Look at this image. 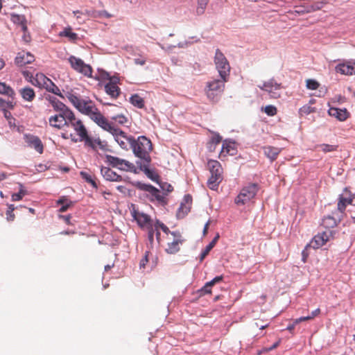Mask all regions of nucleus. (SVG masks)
<instances>
[{"instance_id": "nucleus-1", "label": "nucleus", "mask_w": 355, "mask_h": 355, "mask_svg": "<svg viewBox=\"0 0 355 355\" xmlns=\"http://www.w3.org/2000/svg\"><path fill=\"white\" fill-rule=\"evenodd\" d=\"M131 139L130 148L134 155L139 159L138 161L149 162L151 160L150 153L153 150L151 141L145 136H139L137 139L134 137Z\"/></svg>"}, {"instance_id": "nucleus-2", "label": "nucleus", "mask_w": 355, "mask_h": 355, "mask_svg": "<svg viewBox=\"0 0 355 355\" xmlns=\"http://www.w3.org/2000/svg\"><path fill=\"white\" fill-rule=\"evenodd\" d=\"M226 81L221 78L220 80L214 79L207 82L205 90L207 96L210 101L217 102L219 100L220 95L224 91L225 83Z\"/></svg>"}, {"instance_id": "nucleus-3", "label": "nucleus", "mask_w": 355, "mask_h": 355, "mask_svg": "<svg viewBox=\"0 0 355 355\" xmlns=\"http://www.w3.org/2000/svg\"><path fill=\"white\" fill-rule=\"evenodd\" d=\"M58 114L51 116L49 119L51 126L57 129H62L68 119L73 117V112L68 107L63 109V111H56Z\"/></svg>"}, {"instance_id": "nucleus-4", "label": "nucleus", "mask_w": 355, "mask_h": 355, "mask_svg": "<svg viewBox=\"0 0 355 355\" xmlns=\"http://www.w3.org/2000/svg\"><path fill=\"white\" fill-rule=\"evenodd\" d=\"M259 185L257 183H250L244 187L236 197L234 202L236 205H245L254 198L259 191Z\"/></svg>"}, {"instance_id": "nucleus-5", "label": "nucleus", "mask_w": 355, "mask_h": 355, "mask_svg": "<svg viewBox=\"0 0 355 355\" xmlns=\"http://www.w3.org/2000/svg\"><path fill=\"white\" fill-rule=\"evenodd\" d=\"M105 159L106 162H107L109 165L113 168H117L121 171L132 172L135 174L139 173L135 166L132 163L125 159H123L110 155H106Z\"/></svg>"}, {"instance_id": "nucleus-6", "label": "nucleus", "mask_w": 355, "mask_h": 355, "mask_svg": "<svg viewBox=\"0 0 355 355\" xmlns=\"http://www.w3.org/2000/svg\"><path fill=\"white\" fill-rule=\"evenodd\" d=\"M214 62L220 78L223 80H227L230 76V67L227 60L219 49L216 51Z\"/></svg>"}, {"instance_id": "nucleus-7", "label": "nucleus", "mask_w": 355, "mask_h": 355, "mask_svg": "<svg viewBox=\"0 0 355 355\" xmlns=\"http://www.w3.org/2000/svg\"><path fill=\"white\" fill-rule=\"evenodd\" d=\"M132 184L141 191L148 192L159 202L163 205H166L167 203L166 200H165V198L163 196L160 195L159 190L155 187L154 186L150 184L142 183L141 182L139 181L132 182Z\"/></svg>"}, {"instance_id": "nucleus-8", "label": "nucleus", "mask_w": 355, "mask_h": 355, "mask_svg": "<svg viewBox=\"0 0 355 355\" xmlns=\"http://www.w3.org/2000/svg\"><path fill=\"white\" fill-rule=\"evenodd\" d=\"M261 90L268 93L272 98H278L281 96L282 85L277 83L274 78L270 79L268 81L264 82L263 85L258 86Z\"/></svg>"}, {"instance_id": "nucleus-9", "label": "nucleus", "mask_w": 355, "mask_h": 355, "mask_svg": "<svg viewBox=\"0 0 355 355\" xmlns=\"http://www.w3.org/2000/svg\"><path fill=\"white\" fill-rule=\"evenodd\" d=\"M343 218V214H339L338 211H333L331 214L323 217L321 225L327 229L336 227Z\"/></svg>"}, {"instance_id": "nucleus-10", "label": "nucleus", "mask_w": 355, "mask_h": 355, "mask_svg": "<svg viewBox=\"0 0 355 355\" xmlns=\"http://www.w3.org/2000/svg\"><path fill=\"white\" fill-rule=\"evenodd\" d=\"M151 161L152 159L147 162L146 161H136V164L137 165L139 171H143L149 179L156 183H159V175L155 173L154 170L149 168Z\"/></svg>"}, {"instance_id": "nucleus-11", "label": "nucleus", "mask_w": 355, "mask_h": 355, "mask_svg": "<svg viewBox=\"0 0 355 355\" xmlns=\"http://www.w3.org/2000/svg\"><path fill=\"white\" fill-rule=\"evenodd\" d=\"M335 70L337 73L341 74L352 76L355 74V60H349L339 63L335 67Z\"/></svg>"}, {"instance_id": "nucleus-12", "label": "nucleus", "mask_w": 355, "mask_h": 355, "mask_svg": "<svg viewBox=\"0 0 355 355\" xmlns=\"http://www.w3.org/2000/svg\"><path fill=\"white\" fill-rule=\"evenodd\" d=\"M192 196L190 194H186L184 196L182 202L180 203V207L177 211V218H183L191 211L192 204Z\"/></svg>"}, {"instance_id": "nucleus-13", "label": "nucleus", "mask_w": 355, "mask_h": 355, "mask_svg": "<svg viewBox=\"0 0 355 355\" xmlns=\"http://www.w3.org/2000/svg\"><path fill=\"white\" fill-rule=\"evenodd\" d=\"M112 135L121 148L128 149L125 141L128 142L130 146L131 145V139H129V138H132V136H128L126 133L120 128H116V131L113 132Z\"/></svg>"}, {"instance_id": "nucleus-14", "label": "nucleus", "mask_w": 355, "mask_h": 355, "mask_svg": "<svg viewBox=\"0 0 355 355\" xmlns=\"http://www.w3.org/2000/svg\"><path fill=\"white\" fill-rule=\"evenodd\" d=\"M350 200L351 198L350 196H349V192L347 189H345L344 193L338 196L337 208L335 210L338 211L339 214H343V216L344 217L347 205H351Z\"/></svg>"}, {"instance_id": "nucleus-15", "label": "nucleus", "mask_w": 355, "mask_h": 355, "mask_svg": "<svg viewBox=\"0 0 355 355\" xmlns=\"http://www.w3.org/2000/svg\"><path fill=\"white\" fill-rule=\"evenodd\" d=\"M35 60V57L30 52H25L24 51L17 53L15 59V63L17 66L22 67L27 64H31Z\"/></svg>"}, {"instance_id": "nucleus-16", "label": "nucleus", "mask_w": 355, "mask_h": 355, "mask_svg": "<svg viewBox=\"0 0 355 355\" xmlns=\"http://www.w3.org/2000/svg\"><path fill=\"white\" fill-rule=\"evenodd\" d=\"M25 137L26 142L29 146L34 148L35 150L40 154L43 153L44 146L38 137L32 135H26Z\"/></svg>"}, {"instance_id": "nucleus-17", "label": "nucleus", "mask_w": 355, "mask_h": 355, "mask_svg": "<svg viewBox=\"0 0 355 355\" xmlns=\"http://www.w3.org/2000/svg\"><path fill=\"white\" fill-rule=\"evenodd\" d=\"M132 216L135 220H137V224L139 227H144L146 226V227L153 225L152 220L149 215L144 213H139L136 211L132 212Z\"/></svg>"}, {"instance_id": "nucleus-18", "label": "nucleus", "mask_w": 355, "mask_h": 355, "mask_svg": "<svg viewBox=\"0 0 355 355\" xmlns=\"http://www.w3.org/2000/svg\"><path fill=\"white\" fill-rule=\"evenodd\" d=\"M101 173L103 177L108 181L121 182L123 180L120 175L117 174L116 172L108 167L102 166L101 169Z\"/></svg>"}, {"instance_id": "nucleus-19", "label": "nucleus", "mask_w": 355, "mask_h": 355, "mask_svg": "<svg viewBox=\"0 0 355 355\" xmlns=\"http://www.w3.org/2000/svg\"><path fill=\"white\" fill-rule=\"evenodd\" d=\"M65 126H71L73 128L74 130L77 132V135L80 137L82 132H85L87 131V129L81 120L76 119L75 114H73V117L71 119H68L67 121V124Z\"/></svg>"}, {"instance_id": "nucleus-20", "label": "nucleus", "mask_w": 355, "mask_h": 355, "mask_svg": "<svg viewBox=\"0 0 355 355\" xmlns=\"http://www.w3.org/2000/svg\"><path fill=\"white\" fill-rule=\"evenodd\" d=\"M236 148L235 143L230 140L225 139L223 142L222 149L220 153V157H225L227 155H234L236 154Z\"/></svg>"}, {"instance_id": "nucleus-21", "label": "nucleus", "mask_w": 355, "mask_h": 355, "mask_svg": "<svg viewBox=\"0 0 355 355\" xmlns=\"http://www.w3.org/2000/svg\"><path fill=\"white\" fill-rule=\"evenodd\" d=\"M42 88H44L49 92L53 93L62 98H64L58 86L46 76L45 80H43Z\"/></svg>"}, {"instance_id": "nucleus-22", "label": "nucleus", "mask_w": 355, "mask_h": 355, "mask_svg": "<svg viewBox=\"0 0 355 355\" xmlns=\"http://www.w3.org/2000/svg\"><path fill=\"white\" fill-rule=\"evenodd\" d=\"M328 114L331 116L336 117L340 121H345L349 116V113L345 108L339 109L336 107H330L328 110Z\"/></svg>"}, {"instance_id": "nucleus-23", "label": "nucleus", "mask_w": 355, "mask_h": 355, "mask_svg": "<svg viewBox=\"0 0 355 355\" xmlns=\"http://www.w3.org/2000/svg\"><path fill=\"white\" fill-rule=\"evenodd\" d=\"M329 241V234L327 232H322L315 235L311 243L313 245V248H319L323 246Z\"/></svg>"}, {"instance_id": "nucleus-24", "label": "nucleus", "mask_w": 355, "mask_h": 355, "mask_svg": "<svg viewBox=\"0 0 355 355\" xmlns=\"http://www.w3.org/2000/svg\"><path fill=\"white\" fill-rule=\"evenodd\" d=\"M207 166L211 175L222 176L223 168L219 162L214 159H209L207 162Z\"/></svg>"}, {"instance_id": "nucleus-25", "label": "nucleus", "mask_w": 355, "mask_h": 355, "mask_svg": "<svg viewBox=\"0 0 355 355\" xmlns=\"http://www.w3.org/2000/svg\"><path fill=\"white\" fill-rule=\"evenodd\" d=\"M184 241L182 239H174L171 243H168L166 252L170 254H176L180 250V245H182Z\"/></svg>"}, {"instance_id": "nucleus-26", "label": "nucleus", "mask_w": 355, "mask_h": 355, "mask_svg": "<svg viewBox=\"0 0 355 355\" xmlns=\"http://www.w3.org/2000/svg\"><path fill=\"white\" fill-rule=\"evenodd\" d=\"M19 92L22 98L26 101L32 102L35 97L34 89L30 87L21 88L19 90Z\"/></svg>"}, {"instance_id": "nucleus-27", "label": "nucleus", "mask_w": 355, "mask_h": 355, "mask_svg": "<svg viewBox=\"0 0 355 355\" xmlns=\"http://www.w3.org/2000/svg\"><path fill=\"white\" fill-rule=\"evenodd\" d=\"M45 98L51 104L54 111H63L64 108L67 107L64 103L59 101L55 96L48 95Z\"/></svg>"}, {"instance_id": "nucleus-28", "label": "nucleus", "mask_w": 355, "mask_h": 355, "mask_svg": "<svg viewBox=\"0 0 355 355\" xmlns=\"http://www.w3.org/2000/svg\"><path fill=\"white\" fill-rule=\"evenodd\" d=\"M79 141H84L85 146L90 147L93 150L96 149L95 139L88 135L87 130L85 132H82L80 137H79Z\"/></svg>"}, {"instance_id": "nucleus-29", "label": "nucleus", "mask_w": 355, "mask_h": 355, "mask_svg": "<svg viewBox=\"0 0 355 355\" xmlns=\"http://www.w3.org/2000/svg\"><path fill=\"white\" fill-rule=\"evenodd\" d=\"M264 154L268 157L272 162L275 160L280 153V149L273 146H265L263 147Z\"/></svg>"}, {"instance_id": "nucleus-30", "label": "nucleus", "mask_w": 355, "mask_h": 355, "mask_svg": "<svg viewBox=\"0 0 355 355\" xmlns=\"http://www.w3.org/2000/svg\"><path fill=\"white\" fill-rule=\"evenodd\" d=\"M105 91L113 98H118L121 93V89L117 85H114L108 83L105 85Z\"/></svg>"}, {"instance_id": "nucleus-31", "label": "nucleus", "mask_w": 355, "mask_h": 355, "mask_svg": "<svg viewBox=\"0 0 355 355\" xmlns=\"http://www.w3.org/2000/svg\"><path fill=\"white\" fill-rule=\"evenodd\" d=\"M58 205H61V207L59 209L60 212L66 211L69 207L73 205V202L69 200L67 196H61L57 201Z\"/></svg>"}, {"instance_id": "nucleus-32", "label": "nucleus", "mask_w": 355, "mask_h": 355, "mask_svg": "<svg viewBox=\"0 0 355 355\" xmlns=\"http://www.w3.org/2000/svg\"><path fill=\"white\" fill-rule=\"evenodd\" d=\"M219 239V234H217L216 236L212 239V241L206 246V248L202 250L200 255V261H202L207 256L211 249L215 246L217 241Z\"/></svg>"}, {"instance_id": "nucleus-33", "label": "nucleus", "mask_w": 355, "mask_h": 355, "mask_svg": "<svg viewBox=\"0 0 355 355\" xmlns=\"http://www.w3.org/2000/svg\"><path fill=\"white\" fill-rule=\"evenodd\" d=\"M222 180V176H217V175H211L210 178L207 180V186L211 190H216Z\"/></svg>"}, {"instance_id": "nucleus-34", "label": "nucleus", "mask_w": 355, "mask_h": 355, "mask_svg": "<svg viewBox=\"0 0 355 355\" xmlns=\"http://www.w3.org/2000/svg\"><path fill=\"white\" fill-rule=\"evenodd\" d=\"M97 125L100 126L101 128H103L104 130H106L111 134L113 132H115L116 129L117 128H114L104 116H102V118L100 120H98V123Z\"/></svg>"}, {"instance_id": "nucleus-35", "label": "nucleus", "mask_w": 355, "mask_h": 355, "mask_svg": "<svg viewBox=\"0 0 355 355\" xmlns=\"http://www.w3.org/2000/svg\"><path fill=\"white\" fill-rule=\"evenodd\" d=\"M69 62L71 66V67L78 71L81 67H83V65L84 64L83 60H82L80 58H77L73 55H71L69 58Z\"/></svg>"}, {"instance_id": "nucleus-36", "label": "nucleus", "mask_w": 355, "mask_h": 355, "mask_svg": "<svg viewBox=\"0 0 355 355\" xmlns=\"http://www.w3.org/2000/svg\"><path fill=\"white\" fill-rule=\"evenodd\" d=\"M130 102L138 108H143L144 107V101L139 94H135L130 98Z\"/></svg>"}, {"instance_id": "nucleus-37", "label": "nucleus", "mask_w": 355, "mask_h": 355, "mask_svg": "<svg viewBox=\"0 0 355 355\" xmlns=\"http://www.w3.org/2000/svg\"><path fill=\"white\" fill-rule=\"evenodd\" d=\"M60 35L67 37L73 42L78 39V34L73 33L71 27L65 28L63 31L60 32Z\"/></svg>"}, {"instance_id": "nucleus-38", "label": "nucleus", "mask_w": 355, "mask_h": 355, "mask_svg": "<svg viewBox=\"0 0 355 355\" xmlns=\"http://www.w3.org/2000/svg\"><path fill=\"white\" fill-rule=\"evenodd\" d=\"M0 94L7 95L13 98L15 92L12 88L7 85L5 83L0 82Z\"/></svg>"}, {"instance_id": "nucleus-39", "label": "nucleus", "mask_w": 355, "mask_h": 355, "mask_svg": "<svg viewBox=\"0 0 355 355\" xmlns=\"http://www.w3.org/2000/svg\"><path fill=\"white\" fill-rule=\"evenodd\" d=\"M43 80H45V75L42 73H37L35 78H33L28 81L34 86H37L42 88Z\"/></svg>"}, {"instance_id": "nucleus-40", "label": "nucleus", "mask_w": 355, "mask_h": 355, "mask_svg": "<svg viewBox=\"0 0 355 355\" xmlns=\"http://www.w3.org/2000/svg\"><path fill=\"white\" fill-rule=\"evenodd\" d=\"M80 175L86 182H87L88 184H90L93 188H94V189L98 188V185H97L95 180L92 178V176L90 174H89L88 173H87L85 171H80Z\"/></svg>"}, {"instance_id": "nucleus-41", "label": "nucleus", "mask_w": 355, "mask_h": 355, "mask_svg": "<svg viewBox=\"0 0 355 355\" xmlns=\"http://www.w3.org/2000/svg\"><path fill=\"white\" fill-rule=\"evenodd\" d=\"M147 230H148V243H147V247L148 248H152L153 245V242H154V234H155V229L154 230L153 225H150L147 227Z\"/></svg>"}, {"instance_id": "nucleus-42", "label": "nucleus", "mask_w": 355, "mask_h": 355, "mask_svg": "<svg viewBox=\"0 0 355 355\" xmlns=\"http://www.w3.org/2000/svg\"><path fill=\"white\" fill-rule=\"evenodd\" d=\"M317 148H320L323 153H327L337 150L338 146L322 144L318 145Z\"/></svg>"}, {"instance_id": "nucleus-43", "label": "nucleus", "mask_w": 355, "mask_h": 355, "mask_svg": "<svg viewBox=\"0 0 355 355\" xmlns=\"http://www.w3.org/2000/svg\"><path fill=\"white\" fill-rule=\"evenodd\" d=\"M11 20L15 24L20 26L24 23H27L26 18L23 15L12 14L11 15Z\"/></svg>"}, {"instance_id": "nucleus-44", "label": "nucleus", "mask_w": 355, "mask_h": 355, "mask_svg": "<svg viewBox=\"0 0 355 355\" xmlns=\"http://www.w3.org/2000/svg\"><path fill=\"white\" fill-rule=\"evenodd\" d=\"M325 3L322 1L315 2L312 4L306 5V12H311L322 9Z\"/></svg>"}, {"instance_id": "nucleus-45", "label": "nucleus", "mask_w": 355, "mask_h": 355, "mask_svg": "<svg viewBox=\"0 0 355 355\" xmlns=\"http://www.w3.org/2000/svg\"><path fill=\"white\" fill-rule=\"evenodd\" d=\"M20 189L18 193H15L12 195V201H19L21 200L23 197L27 194V191L24 189V187L21 184H19Z\"/></svg>"}, {"instance_id": "nucleus-46", "label": "nucleus", "mask_w": 355, "mask_h": 355, "mask_svg": "<svg viewBox=\"0 0 355 355\" xmlns=\"http://www.w3.org/2000/svg\"><path fill=\"white\" fill-rule=\"evenodd\" d=\"M209 0H198V7L196 8V13L201 15L205 12Z\"/></svg>"}, {"instance_id": "nucleus-47", "label": "nucleus", "mask_w": 355, "mask_h": 355, "mask_svg": "<svg viewBox=\"0 0 355 355\" xmlns=\"http://www.w3.org/2000/svg\"><path fill=\"white\" fill-rule=\"evenodd\" d=\"M67 97L69 99V101L73 104V105L77 108L78 107L79 104L80 103V98H78L76 95L68 92L67 94Z\"/></svg>"}, {"instance_id": "nucleus-48", "label": "nucleus", "mask_w": 355, "mask_h": 355, "mask_svg": "<svg viewBox=\"0 0 355 355\" xmlns=\"http://www.w3.org/2000/svg\"><path fill=\"white\" fill-rule=\"evenodd\" d=\"M78 72L83 73L85 76L92 77V68L89 64H87L84 62L83 67L80 68Z\"/></svg>"}, {"instance_id": "nucleus-49", "label": "nucleus", "mask_w": 355, "mask_h": 355, "mask_svg": "<svg viewBox=\"0 0 355 355\" xmlns=\"http://www.w3.org/2000/svg\"><path fill=\"white\" fill-rule=\"evenodd\" d=\"M264 112L268 115V116H275L277 112V107L274 105H267L264 107Z\"/></svg>"}, {"instance_id": "nucleus-50", "label": "nucleus", "mask_w": 355, "mask_h": 355, "mask_svg": "<svg viewBox=\"0 0 355 355\" xmlns=\"http://www.w3.org/2000/svg\"><path fill=\"white\" fill-rule=\"evenodd\" d=\"M212 134H213V135L209 142L215 146H217L218 144H219L221 142L222 137L218 132H212Z\"/></svg>"}, {"instance_id": "nucleus-51", "label": "nucleus", "mask_w": 355, "mask_h": 355, "mask_svg": "<svg viewBox=\"0 0 355 355\" xmlns=\"http://www.w3.org/2000/svg\"><path fill=\"white\" fill-rule=\"evenodd\" d=\"M158 228H160L166 234L171 232L168 227L166 225H164L162 222L159 221V220H157L155 224V229L158 230Z\"/></svg>"}, {"instance_id": "nucleus-52", "label": "nucleus", "mask_w": 355, "mask_h": 355, "mask_svg": "<svg viewBox=\"0 0 355 355\" xmlns=\"http://www.w3.org/2000/svg\"><path fill=\"white\" fill-rule=\"evenodd\" d=\"M315 112V108L314 107H312L309 105H304L303 107H302L300 110H299V112H300V114L301 116H303L304 114H309L310 113H312Z\"/></svg>"}, {"instance_id": "nucleus-53", "label": "nucleus", "mask_w": 355, "mask_h": 355, "mask_svg": "<svg viewBox=\"0 0 355 355\" xmlns=\"http://www.w3.org/2000/svg\"><path fill=\"white\" fill-rule=\"evenodd\" d=\"M112 119L116 121L119 124L124 125L127 121L128 119L123 114H118L112 117Z\"/></svg>"}, {"instance_id": "nucleus-54", "label": "nucleus", "mask_w": 355, "mask_h": 355, "mask_svg": "<svg viewBox=\"0 0 355 355\" xmlns=\"http://www.w3.org/2000/svg\"><path fill=\"white\" fill-rule=\"evenodd\" d=\"M320 84L315 80L308 79L306 80V87L309 89H316L318 88Z\"/></svg>"}, {"instance_id": "nucleus-55", "label": "nucleus", "mask_w": 355, "mask_h": 355, "mask_svg": "<svg viewBox=\"0 0 355 355\" xmlns=\"http://www.w3.org/2000/svg\"><path fill=\"white\" fill-rule=\"evenodd\" d=\"M91 119L93 120L96 124L98 123V120H100L103 115L98 112L97 108H95L94 112L89 116Z\"/></svg>"}, {"instance_id": "nucleus-56", "label": "nucleus", "mask_w": 355, "mask_h": 355, "mask_svg": "<svg viewBox=\"0 0 355 355\" xmlns=\"http://www.w3.org/2000/svg\"><path fill=\"white\" fill-rule=\"evenodd\" d=\"M200 296L205 295L206 294H210L211 293V287L209 286H207V283L205 284L203 287L198 291Z\"/></svg>"}, {"instance_id": "nucleus-57", "label": "nucleus", "mask_w": 355, "mask_h": 355, "mask_svg": "<svg viewBox=\"0 0 355 355\" xmlns=\"http://www.w3.org/2000/svg\"><path fill=\"white\" fill-rule=\"evenodd\" d=\"M157 184L159 185L162 190L166 191L167 192H171L173 190L172 185L167 182H162L159 181V183Z\"/></svg>"}, {"instance_id": "nucleus-58", "label": "nucleus", "mask_w": 355, "mask_h": 355, "mask_svg": "<svg viewBox=\"0 0 355 355\" xmlns=\"http://www.w3.org/2000/svg\"><path fill=\"white\" fill-rule=\"evenodd\" d=\"M223 279V276H216L212 280L207 282V286H209L210 287H212L214 285H215L216 283L221 282Z\"/></svg>"}, {"instance_id": "nucleus-59", "label": "nucleus", "mask_w": 355, "mask_h": 355, "mask_svg": "<svg viewBox=\"0 0 355 355\" xmlns=\"http://www.w3.org/2000/svg\"><path fill=\"white\" fill-rule=\"evenodd\" d=\"M149 253H150L149 251H146L144 257L141 259V260L139 262V268H145L147 262L148 261V257Z\"/></svg>"}, {"instance_id": "nucleus-60", "label": "nucleus", "mask_w": 355, "mask_h": 355, "mask_svg": "<svg viewBox=\"0 0 355 355\" xmlns=\"http://www.w3.org/2000/svg\"><path fill=\"white\" fill-rule=\"evenodd\" d=\"M96 146L98 145V147L103 150H109L107 148V143L105 141H102L99 138L95 139Z\"/></svg>"}, {"instance_id": "nucleus-61", "label": "nucleus", "mask_w": 355, "mask_h": 355, "mask_svg": "<svg viewBox=\"0 0 355 355\" xmlns=\"http://www.w3.org/2000/svg\"><path fill=\"white\" fill-rule=\"evenodd\" d=\"M92 101L91 100L86 101L85 100L81 99L80 103L79 104L78 107H77V110L82 113V111L86 107V105L88 103H92Z\"/></svg>"}, {"instance_id": "nucleus-62", "label": "nucleus", "mask_w": 355, "mask_h": 355, "mask_svg": "<svg viewBox=\"0 0 355 355\" xmlns=\"http://www.w3.org/2000/svg\"><path fill=\"white\" fill-rule=\"evenodd\" d=\"M92 101L91 100L86 101L85 100L81 99L80 103L79 104L78 107H77V110L82 113V111L86 107V105L88 103H92Z\"/></svg>"}, {"instance_id": "nucleus-63", "label": "nucleus", "mask_w": 355, "mask_h": 355, "mask_svg": "<svg viewBox=\"0 0 355 355\" xmlns=\"http://www.w3.org/2000/svg\"><path fill=\"white\" fill-rule=\"evenodd\" d=\"M96 107L89 105L88 104L86 105V107L82 111V113L88 116L92 115V114L94 112L93 109Z\"/></svg>"}, {"instance_id": "nucleus-64", "label": "nucleus", "mask_w": 355, "mask_h": 355, "mask_svg": "<svg viewBox=\"0 0 355 355\" xmlns=\"http://www.w3.org/2000/svg\"><path fill=\"white\" fill-rule=\"evenodd\" d=\"M309 247H310V245L307 244L306 245L305 248L302 252V259L304 263H305L306 261V259L309 255L308 250H307Z\"/></svg>"}]
</instances>
